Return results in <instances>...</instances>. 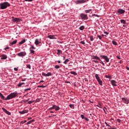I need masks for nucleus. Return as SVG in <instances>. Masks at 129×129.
Segmentation results:
<instances>
[{
	"label": "nucleus",
	"instance_id": "40",
	"mask_svg": "<svg viewBox=\"0 0 129 129\" xmlns=\"http://www.w3.org/2000/svg\"><path fill=\"white\" fill-rule=\"evenodd\" d=\"M26 122H27V120H24V121H22L21 122V123L22 124H24V123H26Z\"/></svg>",
	"mask_w": 129,
	"mask_h": 129
},
{
	"label": "nucleus",
	"instance_id": "4",
	"mask_svg": "<svg viewBox=\"0 0 129 129\" xmlns=\"http://www.w3.org/2000/svg\"><path fill=\"white\" fill-rule=\"evenodd\" d=\"M27 55V53L25 51H21L20 53L17 54L19 57H25Z\"/></svg>",
	"mask_w": 129,
	"mask_h": 129
},
{
	"label": "nucleus",
	"instance_id": "31",
	"mask_svg": "<svg viewBox=\"0 0 129 129\" xmlns=\"http://www.w3.org/2000/svg\"><path fill=\"white\" fill-rule=\"evenodd\" d=\"M71 74H73V75H75V76L77 75V73L75 72H71Z\"/></svg>",
	"mask_w": 129,
	"mask_h": 129
},
{
	"label": "nucleus",
	"instance_id": "42",
	"mask_svg": "<svg viewBox=\"0 0 129 129\" xmlns=\"http://www.w3.org/2000/svg\"><path fill=\"white\" fill-rule=\"evenodd\" d=\"M27 68H28L29 69H31V65L27 64Z\"/></svg>",
	"mask_w": 129,
	"mask_h": 129
},
{
	"label": "nucleus",
	"instance_id": "14",
	"mask_svg": "<svg viewBox=\"0 0 129 129\" xmlns=\"http://www.w3.org/2000/svg\"><path fill=\"white\" fill-rule=\"evenodd\" d=\"M28 112H29V110H24L22 111H19V113H20V114H25V113H28Z\"/></svg>",
	"mask_w": 129,
	"mask_h": 129
},
{
	"label": "nucleus",
	"instance_id": "33",
	"mask_svg": "<svg viewBox=\"0 0 129 129\" xmlns=\"http://www.w3.org/2000/svg\"><path fill=\"white\" fill-rule=\"evenodd\" d=\"M105 77H106V78H108L109 79H111V78H112L111 76H110L106 75V76H105Z\"/></svg>",
	"mask_w": 129,
	"mask_h": 129
},
{
	"label": "nucleus",
	"instance_id": "16",
	"mask_svg": "<svg viewBox=\"0 0 129 129\" xmlns=\"http://www.w3.org/2000/svg\"><path fill=\"white\" fill-rule=\"evenodd\" d=\"M1 57L2 60H6V59H7V58H8V56H7L6 55H5V54H2L1 56Z\"/></svg>",
	"mask_w": 129,
	"mask_h": 129
},
{
	"label": "nucleus",
	"instance_id": "57",
	"mask_svg": "<svg viewBox=\"0 0 129 129\" xmlns=\"http://www.w3.org/2000/svg\"><path fill=\"white\" fill-rule=\"evenodd\" d=\"M117 121H118V122H120V119H117Z\"/></svg>",
	"mask_w": 129,
	"mask_h": 129
},
{
	"label": "nucleus",
	"instance_id": "39",
	"mask_svg": "<svg viewBox=\"0 0 129 129\" xmlns=\"http://www.w3.org/2000/svg\"><path fill=\"white\" fill-rule=\"evenodd\" d=\"M97 38H99V40H101V39H102V37L99 35H97Z\"/></svg>",
	"mask_w": 129,
	"mask_h": 129
},
{
	"label": "nucleus",
	"instance_id": "10",
	"mask_svg": "<svg viewBox=\"0 0 129 129\" xmlns=\"http://www.w3.org/2000/svg\"><path fill=\"white\" fill-rule=\"evenodd\" d=\"M84 3H86V0H78L76 2V4L79 5L80 4H84Z\"/></svg>",
	"mask_w": 129,
	"mask_h": 129
},
{
	"label": "nucleus",
	"instance_id": "63",
	"mask_svg": "<svg viewBox=\"0 0 129 129\" xmlns=\"http://www.w3.org/2000/svg\"><path fill=\"white\" fill-rule=\"evenodd\" d=\"M85 80L87 82L88 81V80H87V79H85Z\"/></svg>",
	"mask_w": 129,
	"mask_h": 129
},
{
	"label": "nucleus",
	"instance_id": "64",
	"mask_svg": "<svg viewBox=\"0 0 129 129\" xmlns=\"http://www.w3.org/2000/svg\"><path fill=\"white\" fill-rule=\"evenodd\" d=\"M92 87H93V88H95V87L94 86Z\"/></svg>",
	"mask_w": 129,
	"mask_h": 129
},
{
	"label": "nucleus",
	"instance_id": "28",
	"mask_svg": "<svg viewBox=\"0 0 129 129\" xmlns=\"http://www.w3.org/2000/svg\"><path fill=\"white\" fill-rule=\"evenodd\" d=\"M24 84H25V83H19V84H18V86L19 87H21V86H22V85H24Z\"/></svg>",
	"mask_w": 129,
	"mask_h": 129
},
{
	"label": "nucleus",
	"instance_id": "22",
	"mask_svg": "<svg viewBox=\"0 0 129 129\" xmlns=\"http://www.w3.org/2000/svg\"><path fill=\"white\" fill-rule=\"evenodd\" d=\"M25 42H26V40L25 39H23L21 42H19V45H22V44H24V43H25Z\"/></svg>",
	"mask_w": 129,
	"mask_h": 129
},
{
	"label": "nucleus",
	"instance_id": "1",
	"mask_svg": "<svg viewBox=\"0 0 129 129\" xmlns=\"http://www.w3.org/2000/svg\"><path fill=\"white\" fill-rule=\"evenodd\" d=\"M18 96V93L14 92L9 94L6 98H5L4 95L0 93V97L3 100H10V99H12V98H15V97H17Z\"/></svg>",
	"mask_w": 129,
	"mask_h": 129
},
{
	"label": "nucleus",
	"instance_id": "30",
	"mask_svg": "<svg viewBox=\"0 0 129 129\" xmlns=\"http://www.w3.org/2000/svg\"><path fill=\"white\" fill-rule=\"evenodd\" d=\"M30 49H31L32 50H35V49H36V47H34V45H31V47H30Z\"/></svg>",
	"mask_w": 129,
	"mask_h": 129
},
{
	"label": "nucleus",
	"instance_id": "61",
	"mask_svg": "<svg viewBox=\"0 0 129 129\" xmlns=\"http://www.w3.org/2000/svg\"><path fill=\"white\" fill-rule=\"evenodd\" d=\"M41 82H44V81H40V83H41Z\"/></svg>",
	"mask_w": 129,
	"mask_h": 129
},
{
	"label": "nucleus",
	"instance_id": "19",
	"mask_svg": "<svg viewBox=\"0 0 129 129\" xmlns=\"http://www.w3.org/2000/svg\"><path fill=\"white\" fill-rule=\"evenodd\" d=\"M48 38L49 39H57L56 37H55V35H48Z\"/></svg>",
	"mask_w": 129,
	"mask_h": 129
},
{
	"label": "nucleus",
	"instance_id": "35",
	"mask_svg": "<svg viewBox=\"0 0 129 129\" xmlns=\"http://www.w3.org/2000/svg\"><path fill=\"white\" fill-rule=\"evenodd\" d=\"M70 107H71V108H72V109H74V105L70 104Z\"/></svg>",
	"mask_w": 129,
	"mask_h": 129
},
{
	"label": "nucleus",
	"instance_id": "45",
	"mask_svg": "<svg viewBox=\"0 0 129 129\" xmlns=\"http://www.w3.org/2000/svg\"><path fill=\"white\" fill-rule=\"evenodd\" d=\"M81 117L82 118V119H84V118H85V117H84V115L83 114H81Z\"/></svg>",
	"mask_w": 129,
	"mask_h": 129
},
{
	"label": "nucleus",
	"instance_id": "5",
	"mask_svg": "<svg viewBox=\"0 0 129 129\" xmlns=\"http://www.w3.org/2000/svg\"><path fill=\"white\" fill-rule=\"evenodd\" d=\"M21 21L22 20L20 18L12 17V22H14V23H20V22H21Z\"/></svg>",
	"mask_w": 129,
	"mask_h": 129
},
{
	"label": "nucleus",
	"instance_id": "32",
	"mask_svg": "<svg viewBox=\"0 0 129 129\" xmlns=\"http://www.w3.org/2000/svg\"><path fill=\"white\" fill-rule=\"evenodd\" d=\"M89 38H90V41H93V40H94V38H93V36H89Z\"/></svg>",
	"mask_w": 129,
	"mask_h": 129
},
{
	"label": "nucleus",
	"instance_id": "12",
	"mask_svg": "<svg viewBox=\"0 0 129 129\" xmlns=\"http://www.w3.org/2000/svg\"><path fill=\"white\" fill-rule=\"evenodd\" d=\"M2 109H3V111H4V112H5V113L8 114V115H11V112H9V111H7V110L5 108H2Z\"/></svg>",
	"mask_w": 129,
	"mask_h": 129
},
{
	"label": "nucleus",
	"instance_id": "15",
	"mask_svg": "<svg viewBox=\"0 0 129 129\" xmlns=\"http://www.w3.org/2000/svg\"><path fill=\"white\" fill-rule=\"evenodd\" d=\"M54 109L57 111V110H60V107L56 105H53Z\"/></svg>",
	"mask_w": 129,
	"mask_h": 129
},
{
	"label": "nucleus",
	"instance_id": "47",
	"mask_svg": "<svg viewBox=\"0 0 129 129\" xmlns=\"http://www.w3.org/2000/svg\"><path fill=\"white\" fill-rule=\"evenodd\" d=\"M23 1H25V2H33L34 0H23Z\"/></svg>",
	"mask_w": 129,
	"mask_h": 129
},
{
	"label": "nucleus",
	"instance_id": "55",
	"mask_svg": "<svg viewBox=\"0 0 129 129\" xmlns=\"http://www.w3.org/2000/svg\"><path fill=\"white\" fill-rule=\"evenodd\" d=\"M15 71H18V69L16 68H14Z\"/></svg>",
	"mask_w": 129,
	"mask_h": 129
},
{
	"label": "nucleus",
	"instance_id": "38",
	"mask_svg": "<svg viewBox=\"0 0 129 129\" xmlns=\"http://www.w3.org/2000/svg\"><path fill=\"white\" fill-rule=\"evenodd\" d=\"M52 109H54V105L52 106V107L49 108L48 110H52Z\"/></svg>",
	"mask_w": 129,
	"mask_h": 129
},
{
	"label": "nucleus",
	"instance_id": "51",
	"mask_svg": "<svg viewBox=\"0 0 129 129\" xmlns=\"http://www.w3.org/2000/svg\"><path fill=\"white\" fill-rule=\"evenodd\" d=\"M104 34H105L106 35H108V32H106V31H105L104 32Z\"/></svg>",
	"mask_w": 129,
	"mask_h": 129
},
{
	"label": "nucleus",
	"instance_id": "36",
	"mask_svg": "<svg viewBox=\"0 0 129 129\" xmlns=\"http://www.w3.org/2000/svg\"><path fill=\"white\" fill-rule=\"evenodd\" d=\"M54 68H55V69H59V68H60V66H59L58 65H56L54 67Z\"/></svg>",
	"mask_w": 129,
	"mask_h": 129
},
{
	"label": "nucleus",
	"instance_id": "60",
	"mask_svg": "<svg viewBox=\"0 0 129 129\" xmlns=\"http://www.w3.org/2000/svg\"><path fill=\"white\" fill-rule=\"evenodd\" d=\"M57 62H58V63H61V61H60V60H58V61H57Z\"/></svg>",
	"mask_w": 129,
	"mask_h": 129
},
{
	"label": "nucleus",
	"instance_id": "56",
	"mask_svg": "<svg viewBox=\"0 0 129 129\" xmlns=\"http://www.w3.org/2000/svg\"><path fill=\"white\" fill-rule=\"evenodd\" d=\"M116 57L117 58V59H121L120 57L118 56H117Z\"/></svg>",
	"mask_w": 129,
	"mask_h": 129
},
{
	"label": "nucleus",
	"instance_id": "11",
	"mask_svg": "<svg viewBox=\"0 0 129 129\" xmlns=\"http://www.w3.org/2000/svg\"><path fill=\"white\" fill-rule=\"evenodd\" d=\"M111 83L112 86H117V82H116V81H115V80H111Z\"/></svg>",
	"mask_w": 129,
	"mask_h": 129
},
{
	"label": "nucleus",
	"instance_id": "20",
	"mask_svg": "<svg viewBox=\"0 0 129 129\" xmlns=\"http://www.w3.org/2000/svg\"><path fill=\"white\" fill-rule=\"evenodd\" d=\"M57 55H60V54H62V50L60 49H57Z\"/></svg>",
	"mask_w": 129,
	"mask_h": 129
},
{
	"label": "nucleus",
	"instance_id": "44",
	"mask_svg": "<svg viewBox=\"0 0 129 129\" xmlns=\"http://www.w3.org/2000/svg\"><path fill=\"white\" fill-rule=\"evenodd\" d=\"M105 124H106V125L107 126H109V127H111V126L110 125H108V124H107V122H105Z\"/></svg>",
	"mask_w": 129,
	"mask_h": 129
},
{
	"label": "nucleus",
	"instance_id": "52",
	"mask_svg": "<svg viewBox=\"0 0 129 129\" xmlns=\"http://www.w3.org/2000/svg\"><path fill=\"white\" fill-rule=\"evenodd\" d=\"M95 63H99V62L97 60H93Z\"/></svg>",
	"mask_w": 129,
	"mask_h": 129
},
{
	"label": "nucleus",
	"instance_id": "24",
	"mask_svg": "<svg viewBox=\"0 0 129 129\" xmlns=\"http://www.w3.org/2000/svg\"><path fill=\"white\" fill-rule=\"evenodd\" d=\"M92 11V9H90V10H85V13H86V14H88L89 13H90V12H91Z\"/></svg>",
	"mask_w": 129,
	"mask_h": 129
},
{
	"label": "nucleus",
	"instance_id": "7",
	"mask_svg": "<svg viewBox=\"0 0 129 129\" xmlns=\"http://www.w3.org/2000/svg\"><path fill=\"white\" fill-rule=\"evenodd\" d=\"M122 101H123V103H125V104H128L129 103V100L127 99V98H122Z\"/></svg>",
	"mask_w": 129,
	"mask_h": 129
},
{
	"label": "nucleus",
	"instance_id": "59",
	"mask_svg": "<svg viewBox=\"0 0 129 129\" xmlns=\"http://www.w3.org/2000/svg\"><path fill=\"white\" fill-rule=\"evenodd\" d=\"M30 119H32V117H29L28 118V120H30Z\"/></svg>",
	"mask_w": 129,
	"mask_h": 129
},
{
	"label": "nucleus",
	"instance_id": "27",
	"mask_svg": "<svg viewBox=\"0 0 129 129\" xmlns=\"http://www.w3.org/2000/svg\"><path fill=\"white\" fill-rule=\"evenodd\" d=\"M33 121H34V119H32L31 120H30L29 121H28L27 122V124H31V123H32V122H33Z\"/></svg>",
	"mask_w": 129,
	"mask_h": 129
},
{
	"label": "nucleus",
	"instance_id": "13",
	"mask_svg": "<svg viewBox=\"0 0 129 129\" xmlns=\"http://www.w3.org/2000/svg\"><path fill=\"white\" fill-rule=\"evenodd\" d=\"M42 75L43 76H52V73H51L50 72L48 73L47 74H45L44 73H42Z\"/></svg>",
	"mask_w": 129,
	"mask_h": 129
},
{
	"label": "nucleus",
	"instance_id": "62",
	"mask_svg": "<svg viewBox=\"0 0 129 129\" xmlns=\"http://www.w3.org/2000/svg\"><path fill=\"white\" fill-rule=\"evenodd\" d=\"M25 80H26V79H25L24 80L22 79V81H25Z\"/></svg>",
	"mask_w": 129,
	"mask_h": 129
},
{
	"label": "nucleus",
	"instance_id": "8",
	"mask_svg": "<svg viewBox=\"0 0 129 129\" xmlns=\"http://www.w3.org/2000/svg\"><path fill=\"white\" fill-rule=\"evenodd\" d=\"M100 57L102 58V59H104V60H105L106 62H109V58H108V57L106 55H100Z\"/></svg>",
	"mask_w": 129,
	"mask_h": 129
},
{
	"label": "nucleus",
	"instance_id": "58",
	"mask_svg": "<svg viewBox=\"0 0 129 129\" xmlns=\"http://www.w3.org/2000/svg\"><path fill=\"white\" fill-rule=\"evenodd\" d=\"M50 113H54V112L53 111H50Z\"/></svg>",
	"mask_w": 129,
	"mask_h": 129
},
{
	"label": "nucleus",
	"instance_id": "26",
	"mask_svg": "<svg viewBox=\"0 0 129 129\" xmlns=\"http://www.w3.org/2000/svg\"><path fill=\"white\" fill-rule=\"evenodd\" d=\"M29 50L30 51V54H34L35 53V51L33 49L29 48Z\"/></svg>",
	"mask_w": 129,
	"mask_h": 129
},
{
	"label": "nucleus",
	"instance_id": "23",
	"mask_svg": "<svg viewBox=\"0 0 129 129\" xmlns=\"http://www.w3.org/2000/svg\"><path fill=\"white\" fill-rule=\"evenodd\" d=\"M85 28V27H84V26L83 25V26H80L79 29L81 31H83L84 30Z\"/></svg>",
	"mask_w": 129,
	"mask_h": 129
},
{
	"label": "nucleus",
	"instance_id": "50",
	"mask_svg": "<svg viewBox=\"0 0 129 129\" xmlns=\"http://www.w3.org/2000/svg\"><path fill=\"white\" fill-rule=\"evenodd\" d=\"M108 129H116V128L109 127Z\"/></svg>",
	"mask_w": 129,
	"mask_h": 129
},
{
	"label": "nucleus",
	"instance_id": "46",
	"mask_svg": "<svg viewBox=\"0 0 129 129\" xmlns=\"http://www.w3.org/2000/svg\"><path fill=\"white\" fill-rule=\"evenodd\" d=\"M81 44H82L83 45H85V42L84 41H82L80 42Z\"/></svg>",
	"mask_w": 129,
	"mask_h": 129
},
{
	"label": "nucleus",
	"instance_id": "29",
	"mask_svg": "<svg viewBox=\"0 0 129 129\" xmlns=\"http://www.w3.org/2000/svg\"><path fill=\"white\" fill-rule=\"evenodd\" d=\"M112 44L114 45L115 46H116V45H117V43L115 41H112Z\"/></svg>",
	"mask_w": 129,
	"mask_h": 129
},
{
	"label": "nucleus",
	"instance_id": "34",
	"mask_svg": "<svg viewBox=\"0 0 129 129\" xmlns=\"http://www.w3.org/2000/svg\"><path fill=\"white\" fill-rule=\"evenodd\" d=\"M68 62H69V59H66L64 61V63L65 64H67V63H68Z\"/></svg>",
	"mask_w": 129,
	"mask_h": 129
},
{
	"label": "nucleus",
	"instance_id": "41",
	"mask_svg": "<svg viewBox=\"0 0 129 129\" xmlns=\"http://www.w3.org/2000/svg\"><path fill=\"white\" fill-rule=\"evenodd\" d=\"M37 87H39V88H44L45 87L44 85H42V86H38Z\"/></svg>",
	"mask_w": 129,
	"mask_h": 129
},
{
	"label": "nucleus",
	"instance_id": "3",
	"mask_svg": "<svg viewBox=\"0 0 129 129\" xmlns=\"http://www.w3.org/2000/svg\"><path fill=\"white\" fill-rule=\"evenodd\" d=\"M96 79H97L99 84L101 86H102V81L100 79V77H99V76L98 74H96L95 76Z\"/></svg>",
	"mask_w": 129,
	"mask_h": 129
},
{
	"label": "nucleus",
	"instance_id": "48",
	"mask_svg": "<svg viewBox=\"0 0 129 129\" xmlns=\"http://www.w3.org/2000/svg\"><path fill=\"white\" fill-rule=\"evenodd\" d=\"M84 119H85V120H86V121H88L89 120V119H88V118L87 117H85Z\"/></svg>",
	"mask_w": 129,
	"mask_h": 129
},
{
	"label": "nucleus",
	"instance_id": "37",
	"mask_svg": "<svg viewBox=\"0 0 129 129\" xmlns=\"http://www.w3.org/2000/svg\"><path fill=\"white\" fill-rule=\"evenodd\" d=\"M100 61V64H102L103 65V66H104L105 65L104 64V62L103 61H102V60H101V59Z\"/></svg>",
	"mask_w": 129,
	"mask_h": 129
},
{
	"label": "nucleus",
	"instance_id": "17",
	"mask_svg": "<svg viewBox=\"0 0 129 129\" xmlns=\"http://www.w3.org/2000/svg\"><path fill=\"white\" fill-rule=\"evenodd\" d=\"M34 44H35L36 45V46H38V45H39V44H41V42L40 41H39V39H36Z\"/></svg>",
	"mask_w": 129,
	"mask_h": 129
},
{
	"label": "nucleus",
	"instance_id": "25",
	"mask_svg": "<svg viewBox=\"0 0 129 129\" xmlns=\"http://www.w3.org/2000/svg\"><path fill=\"white\" fill-rule=\"evenodd\" d=\"M17 40H14V41H13L12 42H11V43H10V44H11V45H15V44H17Z\"/></svg>",
	"mask_w": 129,
	"mask_h": 129
},
{
	"label": "nucleus",
	"instance_id": "2",
	"mask_svg": "<svg viewBox=\"0 0 129 129\" xmlns=\"http://www.w3.org/2000/svg\"><path fill=\"white\" fill-rule=\"evenodd\" d=\"M8 7H11V4L8 2H5L0 4L1 10H6Z\"/></svg>",
	"mask_w": 129,
	"mask_h": 129
},
{
	"label": "nucleus",
	"instance_id": "53",
	"mask_svg": "<svg viewBox=\"0 0 129 129\" xmlns=\"http://www.w3.org/2000/svg\"><path fill=\"white\" fill-rule=\"evenodd\" d=\"M9 48V47H6L4 49H5V50H8Z\"/></svg>",
	"mask_w": 129,
	"mask_h": 129
},
{
	"label": "nucleus",
	"instance_id": "49",
	"mask_svg": "<svg viewBox=\"0 0 129 129\" xmlns=\"http://www.w3.org/2000/svg\"><path fill=\"white\" fill-rule=\"evenodd\" d=\"M29 90H31V88H28V89H26L25 90V91H29Z\"/></svg>",
	"mask_w": 129,
	"mask_h": 129
},
{
	"label": "nucleus",
	"instance_id": "6",
	"mask_svg": "<svg viewBox=\"0 0 129 129\" xmlns=\"http://www.w3.org/2000/svg\"><path fill=\"white\" fill-rule=\"evenodd\" d=\"M80 17H81L82 20H88V17L87 14L82 13L80 14Z\"/></svg>",
	"mask_w": 129,
	"mask_h": 129
},
{
	"label": "nucleus",
	"instance_id": "54",
	"mask_svg": "<svg viewBox=\"0 0 129 129\" xmlns=\"http://www.w3.org/2000/svg\"><path fill=\"white\" fill-rule=\"evenodd\" d=\"M125 68L126 70H127L129 71V68L127 67H125Z\"/></svg>",
	"mask_w": 129,
	"mask_h": 129
},
{
	"label": "nucleus",
	"instance_id": "18",
	"mask_svg": "<svg viewBox=\"0 0 129 129\" xmlns=\"http://www.w3.org/2000/svg\"><path fill=\"white\" fill-rule=\"evenodd\" d=\"M93 59H94V60H99V61H101L100 58H99L98 57V56L95 55V56H93Z\"/></svg>",
	"mask_w": 129,
	"mask_h": 129
},
{
	"label": "nucleus",
	"instance_id": "9",
	"mask_svg": "<svg viewBox=\"0 0 129 129\" xmlns=\"http://www.w3.org/2000/svg\"><path fill=\"white\" fill-rule=\"evenodd\" d=\"M117 13L118 14H119V15H122V14H124V13H125V11L121 9H119L117 10Z\"/></svg>",
	"mask_w": 129,
	"mask_h": 129
},
{
	"label": "nucleus",
	"instance_id": "21",
	"mask_svg": "<svg viewBox=\"0 0 129 129\" xmlns=\"http://www.w3.org/2000/svg\"><path fill=\"white\" fill-rule=\"evenodd\" d=\"M121 24H123V25H125L126 24V22H125V20L122 19L120 20Z\"/></svg>",
	"mask_w": 129,
	"mask_h": 129
},
{
	"label": "nucleus",
	"instance_id": "43",
	"mask_svg": "<svg viewBox=\"0 0 129 129\" xmlns=\"http://www.w3.org/2000/svg\"><path fill=\"white\" fill-rule=\"evenodd\" d=\"M34 102V101H29L28 102V104H32V103H33Z\"/></svg>",
	"mask_w": 129,
	"mask_h": 129
}]
</instances>
